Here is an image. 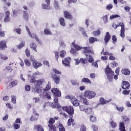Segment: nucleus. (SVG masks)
Listing matches in <instances>:
<instances>
[{"label":"nucleus","instance_id":"f257e3e1","mask_svg":"<svg viewBox=\"0 0 131 131\" xmlns=\"http://www.w3.org/2000/svg\"><path fill=\"white\" fill-rule=\"evenodd\" d=\"M45 82V79H40L36 81L35 83V86H33L32 88V91L33 93H37V94H40L42 93V90L40 88V85Z\"/></svg>","mask_w":131,"mask_h":131},{"label":"nucleus","instance_id":"f03ea898","mask_svg":"<svg viewBox=\"0 0 131 131\" xmlns=\"http://www.w3.org/2000/svg\"><path fill=\"white\" fill-rule=\"evenodd\" d=\"M58 119L59 117L58 116H54L53 118H50L49 119L48 121V127L50 130H56V129H57V127H56L54 124L56 122L55 120H58Z\"/></svg>","mask_w":131,"mask_h":131},{"label":"nucleus","instance_id":"7ed1b4c3","mask_svg":"<svg viewBox=\"0 0 131 131\" xmlns=\"http://www.w3.org/2000/svg\"><path fill=\"white\" fill-rule=\"evenodd\" d=\"M62 110L66 111L70 116V118H73V114H74V108L73 106H66L62 107Z\"/></svg>","mask_w":131,"mask_h":131},{"label":"nucleus","instance_id":"20e7f679","mask_svg":"<svg viewBox=\"0 0 131 131\" xmlns=\"http://www.w3.org/2000/svg\"><path fill=\"white\" fill-rule=\"evenodd\" d=\"M105 73L107 75V78L110 81H112L113 79V75H114V71L111 70V68L109 67L106 66L105 69Z\"/></svg>","mask_w":131,"mask_h":131},{"label":"nucleus","instance_id":"39448f33","mask_svg":"<svg viewBox=\"0 0 131 131\" xmlns=\"http://www.w3.org/2000/svg\"><path fill=\"white\" fill-rule=\"evenodd\" d=\"M97 94L96 92L92 91H86L84 93V96L87 99H93L96 97Z\"/></svg>","mask_w":131,"mask_h":131},{"label":"nucleus","instance_id":"423d86ee","mask_svg":"<svg viewBox=\"0 0 131 131\" xmlns=\"http://www.w3.org/2000/svg\"><path fill=\"white\" fill-rule=\"evenodd\" d=\"M83 53L86 57V58H90L92 57L90 54H93V51L91 50V47L88 46L87 47H83Z\"/></svg>","mask_w":131,"mask_h":131},{"label":"nucleus","instance_id":"0eeeda50","mask_svg":"<svg viewBox=\"0 0 131 131\" xmlns=\"http://www.w3.org/2000/svg\"><path fill=\"white\" fill-rule=\"evenodd\" d=\"M58 97L59 96H54V102L51 104L52 108H61V105L58 103L59 98Z\"/></svg>","mask_w":131,"mask_h":131},{"label":"nucleus","instance_id":"6e6552de","mask_svg":"<svg viewBox=\"0 0 131 131\" xmlns=\"http://www.w3.org/2000/svg\"><path fill=\"white\" fill-rule=\"evenodd\" d=\"M51 78L53 79L56 84H59L60 83V76L57 75L56 74L51 73Z\"/></svg>","mask_w":131,"mask_h":131},{"label":"nucleus","instance_id":"1a4fd4ad","mask_svg":"<svg viewBox=\"0 0 131 131\" xmlns=\"http://www.w3.org/2000/svg\"><path fill=\"white\" fill-rule=\"evenodd\" d=\"M70 61H71V58L65 57L64 60H62V63L66 67H69L70 66Z\"/></svg>","mask_w":131,"mask_h":131},{"label":"nucleus","instance_id":"9d476101","mask_svg":"<svg viewBox=\"0 0 131 131\" xmlns=\"http://www.w3.org/2000/svg\"><path fill=\"white\" fill-rule=\"evenodd\" d=\"M119 25L121 26L120 36L122 38H124V37H125V34H124V32L125 31V29L124 28V24L123 23H120Z\"/></svg>","mask_w":131,"mask_h":131},{"label":"nucleus","instance_id":"9b49d317","mask_svg":"<svg viewBox=\"0 0 131 131\" xmlns=\"http://www.w3.org/2000/svg\"><path fill=\"white\" fill-rule=\"evenodd\" d=\"M10 15H11L10 11H7L5 12V16L4 20L5 23H9L11 22V17H10Z\"/></svg>","mask_w":131,"mask_h":131},{"label":"nucleus","instance_id":"f8f14e48","mask_svg":"<svg viewBox=\"0 0 131 131\" xmlns=\"http://www.w3.org/2000/svg\"><path fill=\"white\" fill-rule=\"evenodd\" d=\"M40 97L42 98L43 99H45V98H47V99H49V100H51V99H52L51 95L50 94L49 92L47 91H43L42 93L40 94Z\"/></svg>","mask_w":131,"mask_h":131},{"label":"nucleus","instance_id":"ddd939ff","mask_svg":"<svg viewBox=\"0 0 131 131\" xmlns=\"http://www.w3.org/2000/svg\"><path fill=\"white\" fill-rule=\"evenodd\" d=\"M51 92L53 95L54 96L61 97V92L58 90L57 88H52L51 89Z\"/></svg>","mask_w":131,"mask_h":131},{"label":"nucleus","instance_id":"4468645a","mask_svg":"<svg viewBox=\"0 0 131 131\" xmlns=\"http://www.w3.org/2000/svg\"><path fill=\"white\" fill-rule=\"evenodd\" d=\"M64 17L66 19H68V20H72L73 19V16L71 13H70L68 11H64L63 12Z\"/></svg>","mask_w":131,"mask_h":131},{"label":"nucleus","instance_id":"2eb2a0df","mask_svg":"<svg viewBox=\"0 0 131 131\" xmlns=\"http://www.w3.org/2000/svg\"><path fill=\"white\" fill-rule=\"evenodd\" d=\"M71 101L73 106H75V107L79 106V101L76 98L73 97L72 99H71Z\"/></svg>","mask_w":131,"mask_h":131},{"label":"nucleus","instance_id":"dca6fc26","mask_svg":"<svg viewBox=\"0 0 131 131\" xmlns=\"http://www.w3.org/2000/svg\"><path fill=\"white\" fill-rule=\"evenodd\" d=\"M129 83L127 81H124L122 82V84L121 85L122 89L123 90H129Z\"/></svg>","mask_w":131,"mask_h":131},{"label":"nucleus","instance_id":"f3484780","mask_svg":"<svg viewBox=\"0 0 131 131\" xmlns=\"http://www.w3.org/2000/svg\"><path fill=\"white\" fill-rule=\"evenodd\" d=\"M8 47L7 46V42L4 41L3 40L0 41V50L1 51H4L7 49Z\"/></svg>","mask_w":131,"mask_h":131},{"label":"nucleus","instance_id":"a211bd4d","mask_svg":"<svg viewBox=\"0 0 131 131\" xmlns=\"http://www.w3.org/2000/svg\"><path fill=\"white\" fill-rule=\"evenodd\" d=\"M110 102H111V100H105L103 97H100L99 99V104L100 105H106V104H108Z\"/></svg>","mask_w":131,"mask_h":131},{"label":"nucleus","instance_id":"6ab92c4d","mask_svg":"<svg viewBox=\"0 0 131 131\" xmlns=\"http://www.w3.org/2000/svg\"><path fill=\"white\" fill-rule=\"evenodd\" d=\"M33 66L35 69H37V68L41 67V66H42V64H41L40 62L35 60L33 62Z\"/></svg>","mask_w":131,"mask_h":131},{"label":"nucleus","instance_id":"aec40b11","mask_svg":"<svg viewBox=\"0 0 131 131\" xmlns=\"http://www.w3.org/2000/svg\"><path fill=\"white\" fill-rule=\"evenodd\" d=\"M110 39H111V35H110L109 32H106L105 34V36L104 38V43H108V41H109Z\"/></svg>","mask_w":131,"mask_h":131},{"label":"nucleus","instance_id":"412c9836","mask_svg":"<svg viewBox=\"0 0 131 131\" xmlns=\"http://www.w3.org/2000/svg\"><path fill=\"white\" fill-rule=\"evenodd\" d=\"M125 123H124V122H120L119 123V129L120 131H126L125 129V126L124 125Z\"/></svg>","mask_w":131,"mask_h":131},{"label":"nucleus","instance_id":"4be33fe9","mask_svg":"<svg viewBox=\"0 0 131 131\" xmlns=\"http://www.w3.org/2000/svg\"><path fill=\"white\" fill-rule=\"evenodd\" d=\"M29 35L31 37V38H34L37 42H39V39L38 38V37H37V35H36V34L34 33H31Z\"/></svg>","mask_w":131,"mask_h":131},{"label":"nucleus","instance_id":"5701e85b","mask_svg":"<svg viewBox=\"0 0 131 131\" xmlns=\"http://www.w3.org/2000/svg\"><path fill=\"white\" fill-rule=\"evenodd\" d=\"M72 46H73L74 48L76 50V51H80V50H83V48L82 47L79 46L78 45L75 43V41L72 42Z\"/></svg>","mask_w":131,"mask_h":131},{"label":"nucleus","instance_id":"b1692460","mask_svg":"<svg viewBox=\"0 0 131 131\" xmlns=\"http://www.w3.org/2000/svg\"><path fill=\"white\" fill-rule=\"evenodd\" d=\"M23 18L25 21H28L29 20V14L26 11H23Z\"/></svg>","mask_w":131,"mask_h":131},{"label":"nucleus","instance_id":"393cba45","mask_svg":"<svg viewBox=\"0 0 131 131\" xmlns=\"http://www.w3.org/2000/svg\"><path fill=\"white\" fill-rule=\"evenodd\" d=\"M121 72L124 75H129L130 74V71L128 69H123Z\"/></svg>","mask_w":131,"mask_h":131},{"label":"nucleus","instance_id":"a878e982","mask_svg":"<svg viewBox=\"0 0 131 131\" xmlns=\"http://www.w3.org/2000/svg\"><path fill=\"white\" fill-rule=\"evenodd\" d=\"M34 129L37 131H45L43 127L42 126L40 125H36L34 126Z\"/></svg>","mask_w":131,"mask_h":131},{"label":"nucleus","instance_id":"bb28decb","mask_svg":"<svg viewBox=\"0 0 131 131\" xmlns=\"http://www.w3.org/2000/svg\"><path fill=\"white\" fill-rule=\"evenodd\" d=\"M30 47L31 48V49H32V50L35 51V52H37V50H36L37 46L36 45V44H35V43L31 42L30 44Z\"/></svg>","mask_w":131,"mask_h":131},{"label":"nucleus","instance_id":"cd10ccee","mask_svg":"<svg viewBox=\"0 0 131 131\" xmlns=\"http://www.w3.org/2000/svg\"><path fill=\"white\" fill-rule=\"evenodd\" d=\"M19 82L17 80H14L12 81L11 82L9 83L10 88H14V86H16Z\"/></svg>","mask_w":131,"mask_h":131},{"label":"nucleus","instance_id":"c85d7f7f","mask_svg":"<svg viewBox=\"0 0 131 131\" xmlns=\"http://www.w3.org/2000/svg\"><path fill=\"white\" fill-rule=\"evenodd\" d=\"M51 82H48V84H47L46 88L43 89V92H49L50 90H51Z\"/></svg>","mask_w":131,"mask_h":131},{"label":"nucleus","instance_id":"c756f323","mask_svg":"<svg viewBox=\"0 0 131 131\" xmlns=\"http://www.w3.org/2000/svg\"><path fill=\"white\" fill-rule=\"evenodd\" d=\"M50 4H42L41 5L42 9H43L44 10H51V6H50Z\"/></svg>","mask_w":131,"mask_h":131},{"label":"nucleus","instance_id":"7c9ffc66","mask_svg":"<svg viewBox=\"0 0 131 131\" xmlns=\"http://www.w3.org/2000/svg\"><path fill=\"white\" fill-rule=\"evenodd\" d=\"M43 32L45 35H52V32L50 31L49 28H46L45 29Z\"/></svg>","mask_w":131,"mask_h":131},{"label":"nucleus","instance_id":"2f4dec72","mask_svg":"<svg viewBox=\"0 0 131 131\" xmlns=\"http://www.w3.org/2000/svg\"><path fill=\"white\" fill-rule=\"evenodd\" d=\"M57 127L59 129V131H66L64 126L61 123H59Z\"/></svg>","mask_w":131,"mask_h":131},{"label":"nucleus","instance_id":"473e14b6","mask_svg":"<svg viewBox=\"0 0 131 131\" xmlns=\"http://www.w3.org/2000/svg\"><path fill=\"white\" fill-rule=\"evenodd\" d=\"M23 47H25V41H21L18 46H17V49L21 50Z\"/></svg>","mask_w":131,"mask_h":131},{"label":"nucleus","instance_id":"72a5a7b5","mask_svg":"<svg viewBox=\"0 0 131 131\" xmlns=\"http://www.w3.org/2000/svg\"><path fill=\"white\" fill-rule=\"evenodd\" d=\"M95 41H98V39L94 37H90L89 38V43H94Z\"/></svg>","mask_w":131,"mask_h":131},{"label":"nucleus","instance_id":"f704fd0d","mask_svg":"<svg viewBox=\"0 0 131 131\" xmlns=\"http://www.w3.org/2000/svg\"><path fill=\"white\" fill-rule=\"evenodd\" d=\"M90 121H91L92 123H94V122H96L97 121V118L93 115H90Z\"/></svg>","mask_w":131,"mask_h":131},{"label":"nucleus","instance_id":"c9c22d12","mask_svg":"<svg viewBox=\"0 0 131 131\" xmlns=\"http://www.w3.org/2000/svg\"><path fill=\"white\" fill-rule=\"evenodd\" d=\"M85 112L86 113V114L91 115L92 113H93V109L91 107H88L85 110Z\"/></svg>","mask_w":131,"mask_h":131},{"label":"nucleus","instance_id":"e433bc0d","mask_svg":"<svg viewBox=\"0 0 131 131\" xmlns=\"http://www.w3.org/2000/svg\"><path fill=\"white\" fill-rule=\"evenodd\" d=\"M59 22L61 26H65V18H64L63 17H60Z\"/></svg>","mask_w":131,"mask_h":131},{"label":"nucleus","instance_id":"4c0bfd02","mask_svg":"<svg viewBox=\"0 0 131 131\" xmlns=\"http://www.w3.org/2000/svg\"><path fill=\"white\" fill-rule=\"evenodd\" d=\"M82 82H84V83H92V81H91L89 78H83L81 79Z\"/></svg>","mask_w":131,"mask_h":131},{"label":"nucleus","instance_id":"58836bf2","mask_svg":"<svg viewBox=\"0 0 131 131\" xmlns=\"http://www.w3.org/2000/svg\"><path fill=\"white\" fill-rule=\"evenodd\" d=\"M38 119V117L37 116L33 115L30 118V121H36Z\"/></svg>","mask_w":131,"mask_h":131},{"label":"nucleus","instance_id":"ea45409f","mask_svg":"<svg viewBox=\"0 0 131 131\" xmlns=\"http://www.w3.org/2000/svg\"><path fill=\"white\" fill-rule=\"evenodd\" d=\"M25 64L26 66H28L29 67L31 66V62H30V60L28 59H26L24 60Z\"/></svg>","mask_w":131,"mask_h":131},{"label":"nucleus","instance_id":"a19ab883","mask_svg":"<svg viewBox=\"0 0 131 131\" xmlns=\"http://www.w3.org/2000/svg\"><path fill=\"white\" fill-rule=\"evenodd\" d=\"M65 55H66V51L64 50H62L59 52V56L61 58H64L65 57Z\"/></svg>","mask_w":131,"mask_h":131},{"label":"nucleus","instance_id":"79ce46f5","mask_svg":"<svg viewBox=\"0 0 131 131\" xmlns=\"http://www.w3.org/2000/svg\"><path fill=\"white\" fill-rule=\"evenodd\" d=\"M73 122H74V120H73L72 118H70V119H69L68 121V126H71V124H73Z\"/></svg>","mask_w":131,"mask_h":131},{"label":"nucleus","instance_id":"37998d69","mask_svg":"<svg viewBox=\"0 0 131 131\" xmlns=\"http://www.w3.org/2000/svg\"><path fill=\"white\" fill-rule=\"evenodd\" d=\"M122 119L124 120L125 123H127V122H129V118H128L126 116H123Z\"/></svg>","mask_w":131,"mask_h":131},{"label":"nucleus","instance_id":"c03bdc74","mask_svg":"<svg viewBox=\"0 0 131 131\" xmlns=\"http://www.w3.org/2000/svg\"><path fill=\"white\" fill-rule=\"evenodd\" d=\"M79 30L81 31L82 34L84 36H88V34L86 33L85 31H84V29L83 28H80Z\"/></svg>","mask_w":131,"mask_h":131},{"label":"nucleus","instance_id":"a18cd8bd","mask_svg":"<svg viewBox=\"0 0 131 131\" xmlns=\"http://www.w3.org/2000/svg\"><path fill=\"white\" fill-rule=\"evenodd\" d=\"M53 72L55 73L54 74H56L57 75H61L62 74V72H61V71H59V70H58L57 69H53Z\"/></svg>","mask_w":131,"mask_h":131},{"label":"nucleus","instance_id":"49530a36","mask_svg":"<svg viewBox=\"0 0 131 131\" xmlns=\"http://www.w3.org/2000/svg\"><path fill=\"white\" fill-rule=\"evenodd\" d=\"M80 131H86V126L84 124H81L80 128Z\"/></svg>","mask_w":131,"mask_h":131},{"label":"nucleus","instance_id":"de8ad7c7","mask_svg":"<svg viewBox=\"0 0 131 131\" xmlns=\"http://www.w3.org/2000/svg\"><path fill=\"white\" fill-rule=\"evenodd\" d=\"M110 124L113 128H115V127L117 126V124H116V123L114 122L113 121L110 122Z\"/></svg>","mask_w":131,"mask_h":131},{"label":"nucleus","instance_id":"09e8293b","mask_svg":"<svg viewBox=\"0 0 131 131\" xmlns=\"http://www.w3.org/2000/svg\"><path fill=\"white\" fill-rule=\"evenodd\" d=\"M93 34L95 35V36H98V35H100V34H101V32L100 31V30L94 31L93 32Z\"/></svg>","mask_w":131,"mask_h":131},{"label":"nucleus","instance_id":"8fccbe9b","mask_svg":"<svg viewBox=\"0 0 131 131\" xmlns=\"http://www.w3.org/2000/svg\"><path fill=\"white\" fill-rule=\"evenodd\" d=\"M116 109L119 112H123V110H124V107L116 106Z\"/></svg>","mask_w":131,"mask_h":131},{"label":"nucleus","instance_id":"3c124183","mask_svg":"<svg viewBox=\"0 0 131 131\" xmlns=\"http://www.w3.org/2000/svg\"><path fill=\"white\" fill-rule=\"evenodd\" d=\"M119 17H120V16H119L118 14L112 15L110 16V18L111 20H113V19L115 18H119Z\"/></svg>","mask_w":131,"mask_h":131},{"label":"nucleus","instance_id":"603ef678","mask_svg":"<svg viewBox=\"0 0 131 131\" xmlns=\"http://www.w3.org/2000/svg\"><path fill=\"white\" fill-rule=\"evenodd\" d=\"M13 126L14 129H19V128H20V124H19L14 123V124H13Z\"/></svg>","mask_w":131,"mask_h":131},{"label":"nucleus","instance_id":"864d4df0","mask_svg":"<svg viewBox=\"0 0 131 131\" xmlns=\"http://www.w3.org/2000/svg\"><path fill=\"white\" fill-rule=\"evenodd\" d=\"M110 57H109V60H111L112 61H114L115 60L116 58L115 56H113V54L110 53L109 54Z\"/></svg>","mask_w":131,"mask_h":131},{"label":"nucleus","instance_id":"5fc2aeb1","mask_svg":"<svg viewBox=\"0 0 131 131\" xmlns=\"http://www.w3.org/2000/svg\"><path fill=\"white\" fill-rule=\"evenodd\" d=\"M25 53L27 57H30V51H29V49H28V48L26 49Z\"/></svg>","mask_w":131,"mask_h":131},{"label":"nucleus","instance_id":"6e6d98bb","mask_svg":"<svg viewBox=\"0 0 131 131\" xmlns=\"http://www.w3.org/2000/svg\"><path fill=\"white\" fill-rule=\"evenodd\" d=\"M11 102L13 104H16V96L14 95L11 96Z\"/></svg>","mask_w":131,"mask_h":131},{"label":"nucleus","instance_id":"4d7b16f0","mask_svg":"<svg viewBox=\"0 0 131 131\" xmlns=\"http://www.w3.org/2000/svg\"><path fill=\"white\" fill-rule=\"evenodd\" d=\"M91 127H92L93 130H94V131H97V130H98V126H97L96 125L93 124V125H92Z\"/></svg>","mask_w":131,"mask_h":131},{"label":"nucleus","instance_id":"13d9d810","mask_svg":"<svg viewBox=\"0 0 131 131\" xmlns=\"http://www.w3.org/2000/svg\"><path fill=\"white\" fill-rule=\"evenodd\" d=\"M70 53L72 54V55H76V50L72 48L71 49Z\"/></svg>","mask_w":131,"mask_h":131},{"label":"nucleus","instance_id":"bf43d9fd","mask_svg":"<svg viewBox=\"0 0 131 131\" xmlns=\"http://www.w3.org/2000/svg\"><path fill=\"white\" fill-rule=\"evenodd\" d=\"M98 62H99V60L96 61V62H93L92 63V66H94V67H96V68H98Z\"/></svg>","mask_w":131,"mask_h":131},{"label":"nucleus","instance_id":"052dcab7","mask_svg":"<svg viewBox=\"0 0 131 131\" xmlns=\"http://www.w3.org/2000/svg\"><path fill=\"white\" fill-rule=\"evenodd\" d=\"M103 21L105 24H106V23H108V15H106L103 16Z\"/></svg>","mask_w":131,"mask_h":131},{"label":"nucleus","instance_id":"680f3d73","mask_svg":"<svg viewBox=\"0 0 131 131\" xmlns=\"http://www.w3.org/2000/svg\"><path fill=\"white\" fill-rule=\"evenodd\" d=\"M80 63H81L82 64H85L86 63V59H84L83 58H81L80 59Z\"/></svg>","mask_w":131,"mask_h":131},{"label":"nucleus","instance_id":"e2e57ef3","mask_svg":"<svg viewBox=\"0 0 131 131\" xmlns=\"http://www.w3.org/2000/svg\"><path fill=\"white\" fill-rule=\"evenodd\" d=\"M54 54H55V57L56 59V61H57L58 62V59L59 58V52L55 51Z\"/></svg>","mask_w":131,"mask_h":131},{"label":"nucleus","instance_id":"0e129e2a","mask_svg":"<svg viewBox=\"0 0 131 131\" xmlns=\"http://www.w3.org/2000/svg\"><path fill=\"white\" fill-rule=\"evenodd\" d=\"M129 93H130V90H123L122 92L123 95H129Z\"/></svg>","mask_w":131,"mask_h":131},{"label":"nucleus","instance_id":"69168bd1","mask_svg":"<svg viewBox=\"0 0 131 131\" xmlns=\"http://www.w3.org/2000/svg\"><path fill=\"white\" fill-rule=\"evenodd\" d=\"M113 8V5L112 4H108L106 7V10H110L111 9Z\"/></svg>","mask_w":131,"mask_h":131},{"label":"nucleus","instance_id":"338daca9","mask_svg":"<svg viewBox=\"0 0 131 131\" xmlns=\"http://www.w3.org/2000/svg\"><path fill=\"white\" fill-rule=\"evenodd\" d=\"M1 58L2 60H8V56L4 55V54L1 55Z\"/></svg>","mask_w":131,"mask_h":131},{"label":"nucleus","instance_id":"774afa93","mask_svg":"<svg viewBox=\"0 0 131 131\" xmlns=\"http://www.w3.org/2000/svg\"><path fill=\"white\" fill-rule=\"evenodd\" d=\"M54 6L55 9H59V3L57 1H55L54 3Z\"/></svg>","mask_w":131,"mask_h":131}]
</instances>
